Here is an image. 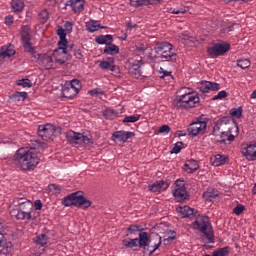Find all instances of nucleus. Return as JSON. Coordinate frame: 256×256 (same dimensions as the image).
Instances as JSON below:
<instances>
[{"label": "nucleus", "mask_w": 256, "mask_h": 256, "mask_svg": "<svg viewBox=\"0 0 256 256\" xmlns=\"http://www.w3.org/2000/svg\"><path fill=\"white\" fill-rule=\"evenodd\" d=\"M39 154L33 147L19 148L12 157V165L20 171H33L39 165Z\"/></svg>", "instance_id": "nucleus-1"}, {"label": "nucleus", "mask_w": 256, "mask_h": 256, "mask_svg": "<svg viewBox=\"0 0 256 256\" xmlns=\"http://www.w3.org/2000/svg\"><path fill=\"white\" fill-rule=\"evenodd\" d=\"M181 92L184 93L173 101L174 109H178V111H188V109L197 107L200 101L199 95L192 92L191 88H182L180 90V93Z\"/></svg>", "instance_id": "nucleus-2"}, {"label": "nucleus", "mask_w": 256, "mask_h": 256, "mask_svg": "<svg viewBox=\"0 0 256 256\" xmlns=\"http://www.w3.org/2000/svg\"><path fill=\"white\" fill-rule=\"evenodd\" d=\"M161 243L162 240L160 236H156L151 239L145 230L139 233L138 247H142L145 253H150V255H153V253L157 251V248L161 247Z\"/></svg>", "instance_id": "nucleus-3"}, {"label": "nucleus", "mask_w": 256, "mask_h": 256, "mask_svg": "<svg viewBox=\"0 0 256 256\" xmlns=\"http://www.w3.org/2000/svg\"><path fill=\"white\" fill-rule=\"evenodd\" d=\"M62 205H64V207H82L83 209H89L91 202L83 196V191H76L65 196L62 200Z\"/></svg>", "instance_id": "nucleus-4"}, {"label": "nucleus", "mask_w": 256, "mask_h": 256, "mask_svg": "<svg viewBox=\"0 0 256 256\" xmlns=\"http://www.w3.org/2000/svg\"><path fill=\"white\" fill-rule=\"evenodd\" d=\"M192 225L198 231H201L207 239V243H215V235L213 234V226H211V222L209 221V217L207 216H199L196 218Z\"/></svg>", "instance_id": "nucleus-5"}, {"label": "nucleus", "mask_w": 256, "mask_h": 256, "mask_svg": "<svg viewBox=\"0 0 256 256\" xmlns=\"http://www.w3.org/2000/svg\"><path fill=\"white\" fill-rule=\"evenodd\" d=\"M154 51L156 55L160 56V59L166 61H177V53L173 51V45L169 42H156Z\"/></svg>", "instance_id": "nucleus-6"}, {"label": "nucleus", "mask_w": 256, "mask_h": 256, "mask_svg": "<svg viewBox=\"0 0 256 256\" xmlns=\"http://www.w3.org/2000/svg\"><path fill=\"white\" fill-rule=\"evenodd\" d=\"M65 137L66 141H68L70 145H82V147H89V145H93V139H91V137L73 130L67 131L65 133Z\"/></svg>", "instance_id": "nucleus-7"}, {"label": "nucleus", "mask_w": 256, "mask_h": 256, "mask_svg": "<svg viewBox=\"0 0 256 256\" xmlns=\"http://www.w3.org/2000/svg\"><path fill=\"white\" fill-rule=\"evenodd\" d=\"M172 195L177 203H183L189 200V192L185 187V180L177 179L172 186Z\"/></svg>", "instance_id": "nucleus-8"}, {"label": "nucleus", "mask_w": 256, "mask_h": 256, "mask_svg": "<svg viewBox=\"0 0 256 256\" xmlns=\"http://www.w3.org/2000/svg\"><path fill=\"white\" fill-rule=\"evenodd\" d=\"M229 51H231V44L223 41L214 43L207 49V53L210 57H223V55L229 53Z\"/></svg>", "instance_id": "nucleus-9"}, {"label": "nucleus", "mask_w": 256, "mask_h": 256, "mask_svg": "<svg viewBox=\"0 0 256 256\" xmlns=\"http://www.w3.org/2000/svg\"><path fill=\"white\" fill-rule=\"evenodd\" d=\"M205 129H207V122L196 120L189 125L187 131L190 137H197V135H203Z\"/></svg>", "instance_id": "nucleus-10"}, {"label": "nucleus", "mask_w": 256, "mask_h": 256, "mask_svg": "<svg viewBox=\"0 0 256 256\" xmlns=\"http://www.w3.org/2000/svg\"><path fill=\"white\" fill-rule=\"evenodd\" d=\"M38 135L43 141H49L53 139L55 135V126L52 124H45L38 126Z\"/></svg>", "instance_id": "nucleus-11"}, {"label": "nucleus", "mask_w": 256, "mask_h": 256, "mask_svg": "<svg viewBox=\"0 0 256 256\" xmlns=\"http://www.w3.org/2000/svg\"><path fill=\"white\" fill-rule=\"evenodd\" d=\"M35 59H37L38 65L42 67V69H55V61H53V57L47 54H38L35 55Z\"/></svg>", "instance_id": "nucleus-12"}, {"label": "nucleus", "mask_w": 256, "mask_h": 256, "mask_svg": "<svg viewBox=\"0 0 256 256\" xmlns=\"http://www.w3.org/2000/svg\"><path fill=\"white\" fill-rule=\"evenodd\" d=\"M221 85L217 82L201 81L199 82L197 89L200 93H209L210 91H219Z\"/></svg>", "instance_id": "nucleus-13"}, {"label": "nucleus", "mask_w": 256, "mask_h": 256, "mask_svg": "<svg viewBox=\"0 0 256 256\" xmlns=\"http://www.w3.org/2000/svg\"><path fill=\"white\" fill-rule=\"evenodd\" d=\"M241 153L245 156L247 161H256V145L255 144H243L241 146Z\"/></svg>", "instance_id": "nucleus-14"}, {"label": "nucleus", "mask_w": 256, "mask_h": 256, "mask_svg": "<svg viewBox=\"0 0 256 256\" xmlns=\"http://www.w3.org/2000/svg\"><path fill=\"white\" fill-rule=\"evenodd\" d=\"M19 209L22 217H24V221H29L31 219V214L33 213V202H31V200L20 202Z\"/></svg>", "instance_id": "nucleus-15"}, {"label": "nucleus", "mask_w": 256, "mask_h": 256, "mask_svg": "<svg viewBox=\"0 0 256 256\" xmlns=\"http://www.w3.org/2000/svg\"><path fill=\"white\" fill-rule=\"evenodd\" d=\"M131 137H135V133L125 131V130H120V131L113 132L111 140L120 141L121 143H127V140L131 139Z\"/></svg>", "instance_id": "nucleus-16"}, {"label": "nucleus", "mask_w": 256, "mask_h": 256, "mask_svg": "<svg viewBox=\"0 0 256 256\" xmlns=\"http://www.w3.org/2000/svg\"><path fill=\"white\" fill-rule=\"evenodd\" d=\"M99 67L102 71H111L112 73H121L119 66L115 65L114 58H108L107 61H101Z\"/></svg>", "instance_id": "nucleus-17"}, {"label": "nucleus", "mask_w": 256, "mask_h": 256, "mask_svg": "<svg viewBox=\"0 0 256 256\" xmlns=\"http://www.w3.org/2000/svg\"><path fill=\"white\" fill-rule=\"evenodd\" d=\"M65 55H67V48H63V46H59L58 49L53 51L55 62L59 65H65Z\"/></svg>", "instance_id": "nucleus-18"}, {"label": "nucleus", "mask_w": 256, "mask_h": 256, "mask_svg": "<svg viewBox=\"0 0 256 256\" xmlns=\"http://www.w3.org/2000/svg\"><path fill=\"white\" fill-rule=\"evenodd\" d=\"M177 211L182 216L183 219H193V217L197 215L195 209L189 206L180 207Z\"/></svg>", "instance_id": "nucleus-19"}, {"label": "nucleus", "mask_w": 256, "mask_h": 256, "mask_svg": "<svg viewBox=\"0 0 256 256\" xmlns=\"http://www.w3.org/2000/svg\"><path fill=\"white\" fill-rule=\"evenodd\" d=\"M211 162L214 167H221V165H226V163H229V156L216 154L213 158H211Z\"/></svg>", "instance_id": "nucleus-20"}, {"label": "nucleus", "mask_w": 256, "mask_h": 256, "mask_svg": "<svg viewBox=\"0 0 256 256\" xmlns=\"http://www.w3.org/2000/svg\"><path fill=\"white\" fill-rule=\"evenodd\" d=\"M142 65H143V60H138L137 63L132 64V66L129 68L128 72L135 79H139V77H141V66Z\"/></svg>", "instance_id": "nucleus-21"}, {"label": "nucleus", "mask_w": 256, "mask_h": 256, "mask_svg": "<svg viewBox=\"0 0 256 256\" xmlns=\"http://www.w3.org/2000/svg\"><path fill=\"white\" fill-rule=\"evenodd\" d=\"M168 187H169V183H167V181L160 180L150 185L149 191H151L152 193H157V191H161V189L163 190L168 189Z\"/></svg>", "instance_id": "nucleus-22"}, {"label": "nucleus", "mask_w": 256, "mask_h": 256, "mask_svg": "<svg viewBox=\"0 0 256 256\" xmlns=\"http://www.w3.org/2000/svg\"><path fill=\"white\" fill-rule=\"evenodd\" d=\"M202 197L204 201L211 203L213 199H217V197H219V192L213 188H210L202 194Z\"/></svg>", "instance_id": "nucleus-23"}, {"label": "nucleus", "mask_w": 256, "mask_h": 256, "mask_svg": "<svg viewBox=\"0 0 256 256\" xmlns=\"http://www.w3.org/2000/svg\"><path fill=\"white\" fill-rule=\"evenodd\" d=\"M145 231V228L141 225H135L131 224L125 231L126 237H129V235H137L138 233H143Z\"/></svg>", "instance_id": "nucleus-24"}, {"label": "nucleus", "mask_w": 256, "mask_h": 256, "mask_svg": "<svg viewBox=\"0 0 256 256\" xmlns=\"http://www.w3.org/2000/svg\"><path fill=\"white\" fill-rule=\"evenodd\" d=\"M66 30L63 29V27H59L57 29V35L60 39V41L58 42L59 47H67L68 45V41H67V32H65Z\"/></svg>", "instance_id": "nucleus-25"}, {"label": "nucleus", "mask_w": 256, "mask_h": 256, "mask_svg": "<svg viewBox=\"0 0 256 256\" xmlns=\"http://www.w3.org/2000/svg\"><path fill=\"white\" fill-rule=\"evenodd\" d=\"M11 251H13V243H11V241H7V239H4L0 243V253L2 255H9Z\"/></svg>", "instance_id": "nucleus-26"}, {"label": "nucleus", "mask_w": 256, "mask_h": 256, "mask_svg": "<svg viewBox=\"0 0 256 256\" xmlns=\"http://www.w3.org/2000/svg\"><path fill=\"white\" fill-rule=\"evenodd\" d=\"M77 94L78 93L69 84H65L62 87V97L66 99H73Z\"/></svg>", "instance_id": "nucleus-27"}, {"label": "nucleus", "mask_w": 256, "mask_h": 256, "mask_svg": "<svg viewBox=\"0 0 256 256\" xmlns=\"http://www.w3.org/2000/svg\"><path fill=\"white\" fill-rule=\"evenodd\" d=\"M11 7L13 13L19 15V13H23V10L25 9V2H23V0H12Z\"/></svg>", "instance_id": "nucleus-28"}, {"label": "nucleus", "mask_w": 256, "mask_h": 256, "mask_svg": "<svg viewBox=\"0 0 256 256\" xmlns=\"http://www.w3.org/2000/svg\"><path fill=\"white\" fill-rule=\"evenodd\" d=\"M228 123H229V118L227 117H222L219 120H217L213 127V135L217 137V135H219V131H221V127H223V125H227Z\"/></svg>", "instance_id": "nucleus-29"}, {"label": "nucleus", "mask_w": 256, "mask_h": 256, "mask_svg": "<svg viewBox=\"0 0 256 256\" xmlns=\"http://www.w3.org/2000/svg\"><path fill=\"white\" fill-rule=\"evenodd\" d=\"M183 169L186 173H195L199 169V164L196 160H188L184 165Z\"/></svg>", "instance_id": "nucleus-30"}, {"label": "nucleus", "mask_w": 256, "mask_h": 256, "mask_svg": "<svg viewBox=\"0 0 256 256\" xmlns=\"http://www.w3.org/2000/svg\"><path fill=\"white\" fill-rule=\"evenodd\" d=\"M13 55H15V49H13L12 45L1 47L0 57H2V59H7V57H13Z\"/></svg>", "instance_id": "nucleus-31"}, {"label": "nucleus", "mask_w": 256, "mask_h": 256, "mask_svg": "<svg viewBox=\"0 0 256 256\" xmlns=\"http://www.w3.org/2000/svg\"><path fill=\"white\" fill-rule=\"evenodd\" d=\"M96 43H98V45H111V43H113V36L111 34H107V35H99L96 37L95 39Z\"/></svg>", "instance_id": "nucleus-32"}, {"label": "nucleus", "mask_w": 256, "mask_h": 256, "mask_svg": "<svg viewBox=\"0 0 256 256\" xmlns=\"http://www.w3.org/2000/svg\"><path fill=\"white\" fill-rule=\"evenodd\" d=\"M86 29L90 33H95V31H99L100 29H103V27L97 20H90L86 22Z\"/></svg>", "instance_id": "nucleus-33"}, {"label": "nucleus", "mask_w": 256, "mask_h": 256, "mask_svg": "<svg viewBox=\"0 0 256 256\" xmlns=\"http://www.w3.org/2000/svg\"><path fill=\"white\" fill-rule=\"evenodd\" d=\"M220 139L221 140H219L218 143H221V144L225 143V141L232 142V141H235V135L231 134V130L223 131L220 134Z\"/></svg>", "instance_id": "nucleus-34"}, {"label": "nucleus", "mask_w": 256, "mask_h": 256, "mask_svg": "<svg viewBox=\"0 0 256 256\" xmlns=\"http://www.w3.org/2000/svg\"><path fill=\"white\" fill-rule=\"evenodd\" d=\"M23 48L27 53H30L32 57L35 59V55H38L35 53V47H33V44L31 43V40H24L23 41Z\"/></svg>", "instance_id": "nucleus-35"}, {"label": "nucleus", "mask_w": 256, "mask_h": 256, "mask_svg": "<svg viewBox=\"0 0 256 256\" xmlns=\"http://www.w3.org/2000/svg\"><path fill=\"white\" fill-rule=\"evenodd\" d=\"M105 55H119V46L110 44L104 48Z\"/></svg>", "instance_id": "nucleus-36"}, {"label": "nucleus", "mask_w": 256, "mask_h": 256, "mask_svg": "<svg viewBox=\"0 0 256 256\" xmlns=\"http://www.w3.org/2000/svg\"><path fill=\"white\" fill-rule=\"evenodd\" d=\"M29 97V94L27 92H15L10 96V99L12 101H25Z\"/></svg>", "instance_id": "nucleus-37"}, {"label": "nucleus", "mask_w": 256, "mask_h": 256, "mask_svg": "<svg viewBox=\"0 0 256 256\" xmlns=\"http://www.w3.org/2000/svg\"><path fill=\"white\" fill-rule=\"evenodd\" d=\"M123 245L129 249H135V247H139V238L123 240Z\"/></svg>", "instance_id": "nucleus-38"}, {"label": "nucleus", "mask_w": 256, "mask_h": 256, "mask_svg": "<svg viewBox=\"0 0 256 256\" xmlns=\"http://www.w3.org/2000/svg\"><path fill=\"white\" fill-rule=\"evenodd\" d=\"M11 217L14 219H17L18 221H25V218L23 217V214L21 213V210L19 208H14L10 211Z\"/></svg>", "instance_id": "nucleus-39"}, {"label": "nucleus", "mask_w": 256, "mask_h": 256, "mask_svg": "<svg viewBox=\"0 0 256 256\" xmlns=\"http://www.w3.org/2000/svg\"><path fill=\"white\" fill-rule=\"evenodd\" d=\"M29 31H30L29 26H22L21 27L22 41H31Z\"/></svg>", "instance_id": "nucleus-40"}, {"label": "nucleus", "mask_w": 256, "mask_h": 256, "mask_svg": "<svg viewBox=\"0 0 256 256\" xmlns=\"http://www.w3.org/2000/svg\"><path fill=\"white\" fill-rule=\"evenodd\" d=\"M35 243L41 245V247H45L47 245V235L40 234L34 238Z\"/></svg>", "instance_id": "nucleus-41"}, {"label": "nucleus", "mask_w": 256, "mask_h": 256, "mask_svg": "<svg viewBox=\"0 0 256 256\" xmlns=\"http://www.w3.org/2000/svg\"><path fill=\"white\" fill-rule=\"evenodd\" d=\"M237 67L240 69H249L251 67V61L249 59H239L237 60Z\"/></svg>", "instance_id": "nucleus-42"}, {"label": "nucleus", "mask_w": 256, "mask_h": 256, "mask_svg": "<svg viewBox=\"0 0 256 256\" xmlns=\"http://www.w3.org/2000/svg\"><path fill=\"white\" fill-rule=\"evenodd\" d=\"M230 115L232 117H236L237 119H241V117H243V108L242 107L232 108L230 110Z\"/></svg>", "instance_id": "nucleus-43"}, {"label": "nucleus", "mask_w": 256, "mask_h": 256, "mask_svg": "<svg viewBox=\"0 0 256 256\" xmlns=\"http://www.w3.org/2000/svg\"><path fill=\"white\" fill-rule=\"evenodd\" d=\"M103 115L106 119H110V120H113L115 119L119 113H117L115 110H111V109H106L104 112H103Z\"/></svg>", "instance_id": "nucleus-44"}, {"label": "nucleus", "mask_w": 256, "mask_h": 256, "mask_svg": "<svg viewBox=\"0 0 256 256\" xmlns=\"http://www.w3.org/2000/svg\"><path fill=\"white\" fill-rule=\"evenodd\" d=\"M68 85L74 89L77 93H79V91H81V81L77 80V79H73L70 83H68Z\"/></svg>", "instance_id": "nucleus-45"}, {"label": "nucleus", "mask_w": 256, "mask_h": 256, "mask_svg": "<svg viewBox=\"0 0 256 256\" xmlns=\"http://www.w3.org/2000/svg\"><path fill=\"white\" fill-rule=\"evenodd\" d=\"M84 5L85 1L80 0L77 4H75V6L72 7V11H74V13H81L84 9Z\"/></svg>", "instance_id": "nucleus-46"}, {"label": "nucleus", "mask_w": 256, "mask_h": 256, "mask_svg": "<svg viewBox=\"0 0 256 256\" xmlns=\"http://www.w3.org/2000/svg\"><path fill=\"white\" fill-rule=\"evenodd\" d=\"M17 85L20 87H33V83L28 78L18 80Z\"/></svg>", "instance_id": "nucleus-47"}, {"label": "nucleus", "mask_w": 256, "mask_h": 256, "mask_svg": "<svg viewBox=\"0 0 256 256\" xmlns=\"http://www.w3.org/2000/svg\"><path fill=\"white\" fill-rule=\"evenodd\" d=\"M140 118H141V116H139V115L126 116L123 119V123H137V121H139Z\"/></svg>", "instance_id": "nucleus-48"}, {"label": "nucleus", "mask_w": 256, "mask_h": 256, "mask_svg": "<svg viewBox=\"0 0 256 256\" xmlns=\"http://www.w3.org/2000/svg\"><path fill=\"white\" fill-rule=\"evenodd\" d=\"M176 236H177V232L170 230V235L169 237L163 240V245H170L171 243H173V240L175 239Z\"/></svg>", "instance_id": "nucleus-49"}, {"label": "nucleus", "mask_w": 256, "mask_h": 256, "mask_svg": "<svg viewBox=\"0 0 256 256\" xmlns=\"http://www.w3.org/2000/svg\"><path fill=\"white\" fill-rule=\"evenodd\" d=\"M38 19H40V21H42V23H47V21H49V12L47 10H42L38 14Z\"/></svg>", "instance_id": "nucleus-50"}, {"label": "nucleus", "mask_w": 256, "mask_h": 256, "mask_svg": "<svg viewBox=\"0 0 256 256\" xmlns=\"http://www.w3.org/2000/svg\"><path fill=\"white\" fill-rule=\"evenodd\" d=\"M183 149V142H176L174 147L171 149L170 153L173 155H177V153H181V150Z\"/></svg>", "instance_id": "nucleus-51"}, {"label": "nucleus", "mask_w": 256, "mask_h": 256, "mask_svg": "<svg viewBox=\"0 0 256 256\" xmlns=\"http://www.w3.org/2000/svg\"><path fill=\"white\" fill-rule=\"evenodd\" d=\"M132 7H142V5H149L147 0H130Z\"/></svg>", "instance_id": "nucleus-52"}, {"label": "nucleus", "mask_w": 256, "mask_h": 256, "mask_svg": "<svg viewBox=\"0 0 256 256\" xmlns=\"http://www.w3.org/2000/svg\"><path fill=\"white\" fill-rule=\"evenodd\" d=\"M135 49L138 53H145V50L148 49V46L145 43L139 42L135 45Z\"/></svg>", "instance_id": "nucleus-53"}, {"label": "nucleus", "mask_w": 256, "mask_h": 256, "mask_svg": "<svg viewBox=\"0 0 256 256\" xmlns=\"http://www.w3.org/2000/svg\"><path fill=\"white\" fill-rule=\"evenodd\" d=\"M187 11H189V8H174L172 13L173 15H184Z\"/></svg>", "instance_id": "nucleus-54"}, {"label": "nucleus", "mask_w": 256, "mask_h": 256, "mask_svg": "<svg viewBox=\"0 0 256 256\" xmlns=\"http://www.w3.org/2000/svg\"><path fill=\"white\" fill-rule=\"evenodd\" d=\"M225 97H227V91L222 90V91L218 92V94L213 97V101H217L219 99H225Z\"/></svg>", "instance_id": "nucleus-55"}, {"label": "nucleus", "mask_w": 256, "mask_h": 256, "mask_svg": "<svg viewBox=\"0 0 256 256\" xmlns=\"http://www.w3.org/2000/svg\"><path fill=\"white\" fill-rule=\"evenodd\" d=\"M243 211H245V207L242 204L237 205L233 209L234 215H241V213H243Z\"/></svg>", "instance_id": "nucleus-56"}, {"label": "nucleus", "mask_w": 256, "mask_h": 256, "mask_svg": "<svg viewBox=\"0 0 256 256\" xmlns=\"http://www.w3.org/2000/svg\"><path fill=\"white\" fill-rule=\"evenodd\" d=\"M170 132L171 127H169V125H162L158 130V133H164L165 135L169 134Z\"/></svg>", "instance_id": "nucleus-57"}, {"label": "nucleus", "mask_w": 256, "mask_h": 256, "mask_svg": "<svg viewBox=\"0 0 256 256\" xmlns=\"http://www.w3.org/2000/svg\"><path fill=\"white\" fill-rule=\"evenodd\" d=\"M72 54L74 55V57L76 59H79L80 61L83 59V53H81V50L78 48H75L72 52Z\"/></svg>", "instance_id": "nucleus-58"}, {"label": "nucleus", "mask_w": 256, "mask_h": 256, "mask_svg": "<svg viewBox=\"0 0 256 256\" xmlns=\"http://www.w3.org/2000/svg\"><path fill=\"white\" fill-rule=\"evenodd\" d=\"M64 30H66L67 33H72L73 32V22H70V21L65 22Z\"/></svg>", "instance_id": "nucleus-59"}, {"label": "nucleus", "mask_w": 256, "mask_h": 256, "mask_svg": "<svg viewBox=\"0 0 256 256\" xmlns=\"http://www.w3.org/2000/svg\"><path fill=\"white\" fill-rule=\"evenodd\" d=\"M88 95L95 97V95H103V92L101 91V89L96 88V89L89 90Z\"/></svg>", "instance_id": "nucleus-60"}, {"label": "nucleus", "mask_w": 256, "mask_h": 256, "mask_svg": "<svg viewBox=\"0 0 256 256\" xmlns=\"http://www.w3.org/2000/svg\"><path fill=\"white\" fill-rule=\"evenodd\" d=\"M159 73L161 75V79H165V77H171V72L164 70L163 68H160Z\"/></svg>", "instance_id": "nucleus-61"}, {"label": "nucleus", "mask_w": 256, "mask_h": 256, "mask_svg": "<svg viewBox=\"0 0 256 256\" xmlns=\"http://www.w3.org/2000/svg\"><path fill=\"white\" fill-rule=\"evenodd\" d=\"M13 21L14 18L12 15H8L5 17V25H7L8 27H11V25H13Z\"/></svg>", "instance_id": "nucleus-62"}, {"label": "nucleus", "mask_w": 256, "mask_h": 256, "mask_svg": "<svg viewBox=\"0 0 256 256\" xmlns=\"http://www.w3.org/2000/svg\"><path fill=\"white\" fill-rule=\"evenodd\" d=\"M34 207L36 211H41V209H43V202H41V200H35Z\"/></svg>", "instance_id": "nucleus-63"}, {"label": "nucleus", "mask_w": 256, "mask_h": 256, "mask_svg": "<svg viewBox=\"0 0 256 256\" xmlns=\"http://www.w3.org/2000/svg\"><path fill=\"white\" fill-rule=\"evenodd\" d=\"M81 0H67L66 5L69 7H75Z\"/></svg>", "instance_id": "nucleus-64"}]
</instances>
